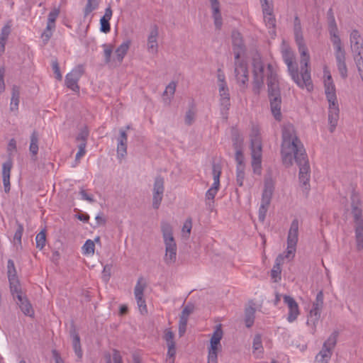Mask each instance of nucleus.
Segmentation results:
<instances>
[{
  "label": "nucleus",
  "instance_id": "obj_1",
  "mask_svg": "<svg viewBox=\"0 0 363 363\" xmlns=\"http://www.w3.org/2000/svg\"><path fill=\"white\" fill-rule=\"evenodd\" d=\"M281 155L282 162L286 167L293 164V159L299 167L298 179L308 196L310 189L311 167L303 143L298 138L293 125H285L282 128Z\"/></svg>",
  "mask_w": 363,
  "mask_h": 363
},
{
  "label": "nucleus",
  "instance_id": "obj_2",
  "mask_svg": "<svg viewBox=\"0 0 363 363\" xmlns=\"http://www.w3.org/2000/svg\"><path fill=\"white\" fill-rule=\"evenodd\" d=\"M282 56L284 61L287 65L288 70L293 79V80L297 84L298 86L301 88L306 87L308 91H311L313 88L311 73H310V67L309 62L310 59L308 60L307 65H306L304 63L301 62V60H300L301 64V76L300 78L298 74V67L294 60V53L288 49H286L282 52Z\"/></svg>",
  "mask_w": 363,
  "mask_h": 363
},
{
  "label": "nucleus",
  "instance_id": "obj_3",
  "mask_svg": "<svg viewBox=\"0 0 363 363\" xmlns=\"http://www.w3.org/2000/svg\"><path fill=\"white\" fill-rule=\"evenodd\" d=\"M267 87L268 97L270 101L272 113L276 120L280 121L281 118V97L279 86L278 76L274 71L273 66L271 64L267 65Z\"/></svg>",
  "mask_w": 363,
  "mask_h": 363
},
{
  "label": "nucleus",
  "instance_id": "obj_4",
  "mask_svg": "<svg viewBox=\"0 0 363 363\" xmlns=\"http://www.w3.org/2000/svg\"><path fill=\"white\" fill-rule=\"evenodd\" d=\"M161 231L165 245L164 261L167 265H172L177 261V243L173 236L172 225L167 221H162Z\"/></svg>",
  "mask_w": 363,
  "mask_h": 363
},
{
  "label": "nucleus",
  "instance_id": "obj_5",
  "mask_svg": "<svg viewBox=\"0 0 363 363\" xmlns=\"http://www.w3.org/2000/svg\"><path fill=\"white\" fill-rule=\"evenodd\" d=\"M352 213L355 223V239L357 242V249L361 251L363 249V219L362 218V209L360 208V200L357 194H352Z\"/></svg>",
  "mask_w": 363,
  "mask_h": 363
},
{
  "label": "nucleus",
  "instance_id": "obj_6",
  "mask_svg": "<svg viewBox=\"0 0 363 363\" xmlns=\"http://www.w3.org/2000/svg\"><path fill=\"white\" fill-rule=\"evenodd\" d=\"M338 332L334 331L323 343L322 350L316 355L315 363H328L333 354V350L337 344Z\"/></svg>",
  "mask_w": 363,
  "mask_h": 363
},
{
  "label": "nucleus",
  "instance_id": "obj_7",
  "mask_svg": "<svg viewBox=\"0 0 363 363\" xmlns=\"http://www.w3.org/2000/svg\"><path fill=\"white\" fill-rule=\"evenodd\" d=\"M252 67H253V93L256 95H259L260 89L264 84V65L261 60V58L258 57H254L252 58Z\"/></svg>",
  "mask_w": 363,
  "mask_h": 363
},
{
  "label": "nucleus",
  "instance_id": "obj_8",
  "mask_svg": "<svg viewBox=\"0 0 363 363\" xmlns=\"http://www.w3.org/2000/svg\"><path fill=\"white\" fill-rule=\"evenodd\" d=\"M251 150L252 162V165L254 171L261 167L262 159V140L258 130L255 128L252 129V135H251Z\"/></svg>",
  "mask_w": 363,
  "mask_h": 363
},
{
  "label": "nucleus",
  "instance_id": "obj_9",
  "mask_svg": "<svg viewBox=\"0 0 363 363\" xmlns=\"http://www.w3.org/2000/svg\"><path fill=\"white\" fill-rule=\"evenodd\" d=\"M294 36L296 45L298 48L300 55H301V62L306 65L309 60V54L308 52V48L305 44L302 30L301 21L298 16L294 18Z\"/></svg>",
  "mask_w": 363,
  "mask_h": 363
},
{
  "label": "nucleus",
  "instance_id": "obj_10",
  "mask_svg": "<svg viewBox=\"0 0 363 363\" xmlns=\"http://www.w3.org/2000/svg\"><path fill=\"white\" fill-rule=\"evenodd\" d=\"M335 49V56L337 62V67L340 76L345 79L347 77V67L346 65V52L344 49L341 39H336L333 43Z\"/></svg>",
  "mask_w": 363,
  "mask_h": 363
},
{
  "label": "nucleus",
  "instance_id": "obj_11",
  "mask_svg": "<svg viewBox=\"0 0 363 363\" xmlns=\"http://www.w3.org/2000/svg\"><path fill=\"white\" fill-rule=\"evenodd\" d=\"M323 307V293L320 291L315 298V301L313 303V307L309 313V316L307 320L308 325H312V333H315L316 324L318 323L320 318V313Z\"/></svg>",
  "mask_w": 363,
  "mask_h": 363
},
{
  "label": "nucleus",
  "instance_id": "obj_12",
  "mask_svg": "<svg viewBox=\"0 0 363 363\" xmlns=\"http://www.w3.org/2000/svg\"><path fill=\"white\" fill-rule=\"evenodd\" d=\"M274 191V185L271 179H267L264 182V188L262 196L261 206L259 209V220L264 222L268 207Z\"/></svg>",
  "mask_w": 363,
  "mask_h": 363
},
{
  "label": "nucleus",
  "instance_id": "obj_13",
  "mask_svg": "<svg viewBox=\"0 0 363 363\" xmlns=\"http://www.w3.org/2000/svg\"><path fill=\"white\" fill-rule=\"evenodd\" d=\"M234 65V73L237 83L241 89H245L247 86L249 80L247 64L244 60L239 59L235 60Z\"/></svg>",
  "mask_w": 363,
  "mask_h": 363
},
{
  "label": "nucleus",
  "instance_id": "obj_14",
  "mask_svg": "<svg viewBox=\"0 0 363 363\" xmlns=\"http://www.w3.org/2000/svg\"><path fill=\"white\" fill-rule=\"evenodd\" d=\"M298 220L294 218L291 223L287 236V251L285 255L286 258H289L291 255L294 256L296 247L298 242Z\"/></svg>",
  "mask_w": 363,
  "mask_h": 363
},
{
  "label": "nucleus",
  "instance_id": "obj_15",
  "mask_svg": "<svg viewBox=\"0 0 363 363\" xmlns=\"http://www.w3.org/2000/svg\"><path fill=\"white\" fill-rule=\"evenodd\" d=\"M222 167L220 163H212V175L213 177V184L212 186L206 193V199L211 200L214 202V198L220 188V177L221 174Z\"/></svg>",
  "mask_w": 363,
  "mask_h": 363
},
{
  "label": "nucleus",
  "instance_id": "obj_16",
  "mask_svg": "<svg viewBox=\"0 0 363 363\" xmlns=\"http://www.w3.org/2000/svg\"><path fill=\"white\" fill-rule=\"evenodd\" d=\"M164 191V179L161 175L155 178L152 189V207L158 209L163 199Z\"/></svg>",
  "mask_w": 363,
  "mask_h": 363
},
{
  "label": "nucleus",
  "instance_id": "obj_17",
  "mask_svg": "<svg viewBox=\"0 0 363 363\" xmlns=\"http://www.w3.org/2000/svg\"><path fill=\"white\" fill-rule=\"evenodd\" d=\"M84 73V68L82 65H77L71 72L67 74L65 77V84L67 88L74 91L78 92L79 86H78V81Z\"/></svg>",
  "mask_w": 363,
  "mask_h": 363
},
{
  "label": "nucleus",
  "instance_id": "obj_18",
  "mask_svg": "<svg viewBox=\"0 0 363 363\" xmlns=\"http://www.w3.org/2000/svg\"><path fill=\"white\" fill-rule=\"evenodd\" d=\"M350 49L353 58L363 56V38L357 29L352 30L350 35Z\"/></svg>",
  "mask_w": 363,
  "mask_h": 363
},
{
  "label": "nucleus",
  "instance_id": "obj_19",
  "mask_svg": "<svg viewBox=\"0 0 363 363\" xmlns=\"http://www.w3.org/2000/svg\"><path fill=\"white\" fill-rule=\"evenodd\" d=\"M233 50L235 55V60H239L246 52V47L244 43L241 33L237 30L232 32Z\"/></svg>",
  "mask_w": 363,
  "mask_h": 363
},
{
  "label": "nucleus",
  "instance_id": "obj_20",
  "mask_svg": "<svg viewBox=\"0 0 363 363\" xmlns=\"http://www.w3.org/2000/svg\"><path fill=\"white\" fill-rule=\"evenodd\" d=\"M283 298L289 309L287 320L292 323L297 319L300 314L298 304L293 297L289 295H284Z\"/></svg>",
  "mask_w": 363,
  "mask_h": 363
},
{
  "label": "nucleus",
  "instance_id": "obj_21",
  "mask_svg": "<svg viewBox=\"0 0 363 363\" xmlns=\"http://www.w3.org/2000/svg\"><path fill=\"white\" fill-rule=\"evenodd\" d=\"M329 104L328 107V121L330 125V131L333 133L337 124L339 119V106L337 104V99L328 101Z\"/></svg>",
  "mask_w": 363,
  "mask_h": 363
},
{
  "label": "nucleus",
  "instance_id": "obj_22",
  "mask_svg": "<svg viewBox=\"0 0 363 363\" xmlns=\"http://www.w3.org/2000/svg\"><path fill=\"white\" fill-rule=\"evenodd\" d=\"M8 278L10 284V290L13 296H14V291H17L21 287L19 280L17 277L16 270L15 268L14 262L12 259L8 260Z\"/></svg>",
  "mask_w": 363,
  "mask_h": 363
},
{
  "label": "nucleus",
  "instance_id": "obj_23",
  "mask_svg": "<svg viewBox=\"0 0 363 363\" xmlns=\"http://www.w3.org/2000/svg\"><path fill=\"white\" fill-rule=\"evenodd\" d=\"M16 294V298L18 301V304L21 311L26 315L32 316L34 314V311L27 297L23 296L21 288L20 287L17 291H14V294Z\"/></svg>",
  "mask_w": 363,
  "mask_h": 363
},
{
  "label": "nucleus",
  "instance_id": "obj_24",
  "mask_svg": "<svg viewBox=\"0 0 363 363\" xmlns=\"http://www.w3.org/2000/svg\"><path fill=\"white\" fill-rule=\"evenodd\" d=\"M324 87L325 94L328 101L336 100V90L335 86L333 83L330 72H325Z\"/></svg>",
  "mask_w": 363,
  "mask_h": 363
},
{
  "label": "nucleus",
  "instance_id": "obj_25",
  "mask_svg": "<svg viewBox=\"0 0 363 363\" xmlns=\"http://www.w3.org/2000/svg\"><path fill=\"white\" fill-rule=\"evenodd\" d=\"M159 35L158 26H152L150 34L147 37V50L149 52L156 54L158 52L157 38Z\"/></svg>",
  "mask_w": 363,
  "mask_h": 363
},
{
  "label": "nucleus",
  "instance_id": "obj_26",
  "mask_svg": "<svg viewBox=\"0 0 363 363\" xmlns=\"http://www.w3.org/2000/svg\"><path fill=\"white\" fill-rule=\"evenodd\" d=\"M13 162L11 158H9L6 162L3 163L2 165V179L4 186V191L6 193H9L11 189L10 174Z\"/></svg>",
  "mask_w": 363,
  "mask_h": 363
},
{
  "label": "nucleus",
  "instance_id": "obj_27",
  "mask_svg": "<svg viewBox=\"0 0 363 363\" xmlns=\"http://www.w3.org/2000/svg\"><path fill=\"white\" fill-rule=\"evenodd\" d=\"M262 8L266 24L269 28H274L276 26V19L273 15L272 4H269V1L264 0V4L262 5Z\"/></svg>",
  "mask_w": 363,
  "mask_h": 363
},
{
  "label": "nucleus",
  "instance_id": "obj_28",
  "mask_svg": "<svg viewBox=\"0 0 363 363\" xmlns=\"http://www.w3.org/2000/svg\"><path fill=\"white\" fill-rule=\"evenodd\" d=\"M212 9V16L214 21V25L217 30H220L223 25V18L220 10V3L218 0H209Z\"/></svg>",
  "mask_w": 363,
  "mask_h": 363
},
{
  "label": "nucleus",
  "instance_id": "obj_29",
  "mask_svg": "<svg viewBox=\"0 0 363 363\" xmlns=\"http://www.w3.org/2000/svg\"><path fill=\"white\" fill-rule=\"evenodd\" d=\"M223 337V330L221 329V325H216V328L213 334L212 337L210 340V347L208 350L218 351L220 345V340Z\"/></svg>",
  "mask_w": 363,
  "mask_h": 363
},
{
  "label": "nucleus",
  "instance_id": "obj_30",
  "mask_svg": "<svg viewBox=\"0 0 363 363\" xmlns=\"http://www.w3.org/2000/svg\"><path fill=\"white\" fill-rule=\"evenodd\" d=\"M70 335L72 337V345H73V348L75 352V354H77V356L78 357L79 359H81L82 357L83 353H82V350L81 344H80V337H79L78 333L77 332V330H76V328H75V325L74 323H72L71 325Z\"/></svg>",
  "mask_w": 363,
  "mask_h": 363
},
{
  "label": "nucleus",
  "instance_id": "obj_31",
  "mask_svg": "<svg viewBox=\"0 0 363 363\" xmlns=\"http://www.w3.org/2000/svg\"><path fill=\"white\" fill-rule=\"evenodd\" d=\"M219 95L220 105L226 110H228L230 106V93L227 84H219Z\"/></svg>",
  "mask_w": 363,
  "mask_h": 363
},
{
  "label": "nucleus",
  "instance_id": "obj_32",
  "mask_svg": "<svg viewBox=\"0 0 363 363\" xmlns=\"http://www.w3.org/2000/svg\"><path fill=\"white\" fill-rule=\"evenodd\" d=\"M128 135L125 130H120L118 138L117 153L118 156L124 157L127 153Z\"/></svg>",
  "mask_w": 363,
  "mask_h": 363
},
{
  "label": "nucleus",
  "instance_id": "obj_33",
  "mask_svg": "<svg viewBox=\"0 0 363 363\" xmlns=\"http://www.w3.org/2000/svg\"><path fill=\"white\" fill-rule=\"evenodd\" d=\"M328 26H329V32L331 36V41L333 43L334 40L336 39H340L339 35H337V27L336 25L335 16L333 14V9L330 8L328 11Z\"/></svg>",
  "mask_w": 363,
  "mask_h": 363
},
{
  "label": "nucleus",
  "instance_id": "obj_34",
  "mask_svg": "<svg viewBox=\"0 0 363 363\" xmlns=\"http://www.w3.org/2000/svg\"><path fill=\"white\" fill-rule=\"evenodd\" d=\"M255 311V308L252 306H249L245 308V323L247 328H251L254 324Z\"/></svg>",
  "mask_w": 363,
  "mask_h": 363
},
{
  "label": "nucleus",
  "instance_id": "obj_35",
  "mask_svg": "<svg viewBox=\"0 0 363 363\" xmlns=\"http://www.w3.org/2000/svg\"><path fill=\"white\" fill-rule=\"evenodd\" d=\"M130 40H127L124 43H123L116 50V59L118 61V62H121L123 60V57L126 55L130 45Z\"/></svg>",
  "mask_w": 363,
  "mask_h": 363
},
{
  "label": "nucleus",
  "instance_id": "obj_36",
  "mask_svg": "<svg viewBox=\"0 0 363 363\" xmlns=\"http://www.w3.org/2000/svg\"><path fill=\"white\" fill-rule=\"evenodd\" d=\"M112 352V354L108 352L104 353V357L105 359L106 363H112L111 357L113 358V363H123L122 357L120 354V352L116 349H113Z\"/></svg>",
  "mask_w": 363,
  "mask_h": 363
},
{
  "label": "nucleus",
  "instance_id": "obj_37",
  "mask_svg": "<svg viewBox=\"0 0 363 363\" xmlns=\"http://www.w3.org/2000/svg\"><path fill=\"white\" fill-rule=\"evenodd\" d=\"M20 97V88L16 85H13L12 87V95L11 100V110H17L19 103Z\"/></svg>",
  "mask_w": 363,
  "mask_h": 363
},
{
  "label": "nucleus",
  "instance_id": "obj_38",
  "mask_svg": "<svg viewBox=\"0 0 363 363\" xmlns=\"http://www.w3.org/2000/svg\"><path fill=\"white\" fill-rule=\"evenodd\" d=\"M30 153L36 156L38 151V134L34 130L30 135V144L29 147Z\"/></svg>",
  "mask_w": 363,
  "mask_h": 363
},
{
  "label": "nucleus",
  "instance_id": "obj_39",
  "mask_svg": "<svg viewBox=\"0 0 363 363\" xmlns=\"http://www.w3.org/2000/svg\"><path fill=\"white\" fill-rule=\"evenodd\" d=\"M232 140L235 149L242 148L243 139L241 137L239 131L234 128L232 129Z\"/></svg>",
  "mask_w": 363,
  "mask_h": 363
},
{
  "label": "nucleus",
  "instance_id": "obj_40",
  "mask_svg": "<svg viewBox=\"0 0 363 363\" xmlns=\"http://www.w3.org/2000/svg\"><path fill=\"white\" fill-rule=\"evenodd\" d=\"M36 247L43 250L46 242V230L43 229L35 237Z\"/></svg>",
  "mask_w": 363,
  "mask_h": 363
},
{
  "label": "nucleus",
  "instance_id": "obj_41",
  "mask_svg": "<svg viewBox=\"0 0 363 363\" xmlns=\"http://www.w3.org/2000/svg\"><path fill=\"white\" fill-rule=\"evenodd\" d=\"M176 344L171 343L167 345V358L166 359L167 363H174L175 354H176Z\"/></svg>",
  "mask_w": 363,
  "mask_h": 363
},
{
  "label": "nucleus",
  "instance_id": "obj_42",
  "mask_svg": "<svg viewBox=\"0 0 363 363\" xmlns=\"http://www.w3.org/2000/svg\"><path fill=\"white\" fill-rule=\"evenodd\" d=\"M99 3L97 0H87V3L84 9V16H87L91 11L98 7Z\"/></svg>",
  "mask_w": 363,
  "mask_h": 363
},
{
  "label": "nucleus",
  "instance_id": "obj_43",
  "mask_svg": "<svg viewBox=\"0 0 363 363\" xmlns=\"http://www.w3.org/2000/svg\"><path fill=\"white\" fill-rule=\"evenodd\" d=\"M60 12V11L59 8L53 9L48 14L47 24L55 26V21H56L57 18L58 17Z\"/></svg>",
  "mask_w": 363,
  "mask_h": 363
},
{
  "label": "nucleus",
  "instance_id": "obj_44",
  "mask_svg": "<svg viewBox=\"0 0 363 363\" xmlns=\"http://www.w3.org/2000/svg\"><path fill=\"white\" fill-rule=\"evenodd\" d=\"M55 28V26L47 24L46 28L41 35L44 43H47L49 41L52 35V30Z\"/></svg>",
  "mask_w": 363,
  "mask_h": 363
},
{
  "label": "nucleus",
  "instance_id": "obj_45",
  "mask_svg": "<svg viewBox=\"0 0 363 363\" xmlns=\"http://www.w3.org/2000/svg\"><path fill=\"white\" fill-rule=\"evenodd\" d=\"M94 242L91 240H87L82 247L84 254L89 255L94 253Z\"/></svg>",
  "mask_w": 363,
  "mask_h": 363
},
{
  "label": "nucleus",
  "instance_id": "obj_46",
  "mask_svg": "<svg viewBox=\"0 0 363 363\" xmlns=\"http://www.w3.org/2000/svg\"><path fill=\"white\" fill-rule=\"evenodd\" d=\"M253 352L259 350V352H262V337L259 334L255 335L253 339Z\"/></svg>",
  "mask_w": 363,
  "mask_h": 363
},
{
  "label": "nucleus",
  "instance_id": "obj_47",
  "mask_svg": "<svg viewBox=\"0 0 363 363\" xmlns=\"http://www.w3.org/2000/svg\"><path fill=\"white\" fill-rule=\"evenodd\" d=\"M192 228V220L191 218H187L182 227V233L184 237L189 238Z\"/></svg>",
  "mask_w": 363,
  "mask_h": 363
},
{
  "label": "nucleus",
  "instance_id": "obj_48",
  "mask_svg": "<svg viewBox=\"0 0 363 363\" xmlns=\"http://www.w3.org/2000/svg\"><path fill=\"white\" fill-rule=\"evenodd\" d=\"M244 167H237V175L236 181L238 186H242L243 185V181L245 179Z\"/></svg>",
  "mask_w": 363,
  "mask_h": 363
},
{
  "label": "nucleus",
  "instance_id": "obj_49",
  "mask_svg": "<svg viewBox=\"0 0 363 363\" xmlns=\"http://www.w3.org/2000/svg\"><path fill=\"white\" fill-rule=\"evenodd\" d=\"M281 267H279V264H274L271 271V277L273 279H274V282H277L278 280L281 279Z\"/></svg>",
  "mask_w": 363,
  "mask_h": 363
},
{
  "label": "nucleus",
  "instance_id": "obj_50",
  "mask_svg": "<svg viewBox=\"0 0 363 363\" xmlns=\"http://www.w3.org/2000/svg\"><path fill=\"white\" fill-rule=\"evenodd\" d=\"M141 280H142V278H140L138 280L137 284L135 287L134 293H135V298H138L140 297H143V291H144L145 286L141 284Z\"/></svg>",
  "mask_w": 363,
  "mask_h": 363
},
{
  "label": "nucleus",
  "instance_id": "obj_51",
  "mask_svg": "<svg viewBox=\"0 0 363 363\" xmlns=\"http://www.w3.org/2000/svg\"><path fill=\"white\" fill-rule=\"evenodd\" d=\"M194 306L191 303H188L182 310L179 318H184L188 320L189 315L193 313Z\"/></svg>",
  "mask_w": 363,
  "mask_h": 363
},
{
  "label": "nucleus",
  "instance_id": "obj_52",
  "mask_svg": "<svg viewBox=\"0 0 363 363\" xmlns=\"http://www.w3.org/2000/svg\"><path fill=\"white\" fill-rule=\"evenodd\" d=\"M235 160L238 163L237 167H244L245 165L243 164L244 162V155L242 153V148L240 149H235Z\"/></svg>",
  "mask_w": 363,
  "mask_h": 363
},
{
  "label": "nucleus",
  "instance_id": "obj_53",
  "mask_svg": "<svg viewBox=\"0 0 363 363\" xmlns=\"http://www.w3.org/2000/svg\"><path fill=\"white\" fill-rule=\"evenodd\" d=\"M174 337V334L170 329H166L164 330V339L166 341L167 345L171 343H175Z\"/></svg>",
  "mask_w": 363,
  "mask_h": 363
},
{
  "label": "nucleus",
  "instance_id": "obj_54",
  "mask_svg": "<svg viewBox=\"0 0 363 363\" xmlns=\"http://www.w3.org/2000/svg\"><path fill=\"white\" fill-rule=\"evenodd\" d=\"M100 25H101L100 30L102 33H107L110 31L111 27H110L109 21L105 19V18H101L100 19Z\"/></svg>",
  "mask_w": 363,
  "mask_h": 363
},
{
  "label": "nucleus",
  "instance_id": "obj_55",
  "mask_svg": "<svg viewBox=\"0 0 363 363\" xmlns=\"http://www.w3.org/2000/svg\"><path fill=\"white\" fill-rule=\"evenodd\" d=\"M188 320L184 318H179V335L180 337L183 336L186 330Z\"/></svg>",
  "mask_w": 363,
  "mask_h": 363
},
{
  "label": "nucleus",
  "instance_id": "obj_56",
  "mask_svg": "<svg viewBox=\"0 0 363 363\" xmlns=\"http://www.w3.org/2000/svg\"><path fill=\"white\" fill-rule=\"evenodd\" d=\"M136 300L140 313L143 315L146 314L147 313V308L144 298L140 297L136 298Z\"/></svg>",
  "mask_w": 363,
  "mask_h": 363
},
{
  "label": "nucleus",
  "instance_id": "obj_57",
  "mask_svg": "<svg viewBox=\"0 0 363 363\" xmlns=\"http://www.w3.org/2000/svg\"><path fill=\"white\" fill-rule=\"evenodd\" d=\"M104 49V57H105V62L109 63L111 62V57L113 52V48L111 45H108L104 44L103 45Z\"/></svg>",
  "mask_w": 363,
  "mask_h": 363
},
{
  "label": "nucleus",
  "instance_id": "obj_58",
  "mask_svg": "<svg viewBox=\"0 0 363 363\" xmlns=\"http://www.w3.org/2000/svg\"><path fill=\"white\" fill-rule=\"evenodd\" d=\"M354 60L356 63V65H357V67L358 69V72L362 78V82H363V56L357 57V58L355 57L354 59Z\"/></svg>",
  "mask_w": 363,
  "mask_h": 363
},
{
  "label": "nucleus",
  "instance_id": "obj_59",
  "mask_svg": "<svg viewBox=\"0 0 363 363\" xmlns=\"http://www.w3.org/2000/svg\"><path fill=\"white\" fill-rule=\"evenodd\" d=\"M208 363H218V351L208 350Z\"/></svg>",
  "mask_w": 363,
  "mask_h": 363
},
{
  "label": "nucleus",
  "instance_id": "obj_60",
  "mask_svg": "<svg viewBox=\"0 0 363 363\" xmlns=\"http://www.w3.org/2000/svg\"><path fill=\"white\" fill-rule=\"evenodd\" d=\"M194 116H195V113L192 110H189L186 113V116H185L186 124H187L188 125H191L194 121Z\"/></svg>",
  "mask_w": 363,
  "mask_h": 363
},
{
  "label": "nucleus",
  "instance_id": "obj_61",
  "mask_svg": "<svg viewBox=\"0 0 363 363\" xmlns=\"http://www.w3.org/2000/svg\"><path fill=\"white\" fill-rule=\"evenodd\" d=\"M52 69L55 74V78L58 80H62V76L60 70L59 64L57 61L52 62Z\"/></svg>",
  "mask_w": 363,
  "mask_h": 363
},
{
  "label": "nucleus",
  "instance_id": "obj_62",
  "mask_svg": "<svg viewBox=\"0 0 363 363\" xmlns=\"http://www.w3.org/2000/svg\"><path fill=\"white\" fill-rule=\"evenodd\" d=\"M11 33V28L9 25H6L3 27L1 31L0 38L1 40H6Z\"/></svg>",
  "mask_w": 363,
  "mask_h": 363
},
{
  "label": "nucleus",
  "instance_id": "obj_63",
  "mask_svg": "<svg viewBox=\"0 0 363 363\" xmlns=\"http://www.w3.org/2000/svg\"><path fill=\"white\" fill-rule=\"evenodd\" d=\"M23 232V227L21 224H18V228L14 234V240H18L19 243L21 242V237Z\"/></svg>",
  "mask_w": 363,
  "mask_h": 363
},
{
  "label": "nucleus",
  "instance_id": "obj_64",
  "mask_svg": "<svg viewBox=\"0 0 363 363\" xmlns=\"http://www.w3.org/2000/svg\"><path fill=\"white\" fill-rule=\"evenodd\" d=\"M176 83L174 82H171L166 87L164 95L167 94L168 92L170 93L172 96L174 94L175 90H176Z\"/></svg>",
  "mask_w": 363,
  "mask_h": 363
}]
</instances>
